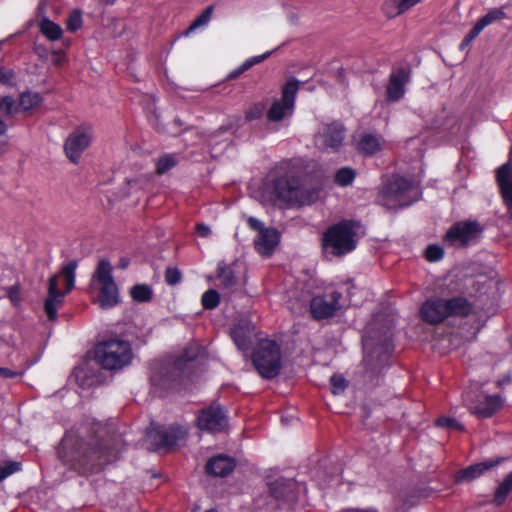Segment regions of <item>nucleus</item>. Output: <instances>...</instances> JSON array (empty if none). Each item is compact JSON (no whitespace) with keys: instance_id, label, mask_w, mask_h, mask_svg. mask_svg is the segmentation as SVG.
<instances>
[{"instance_id":"nucleus-18","label":"nucleus","mask_w":512,"mask_h":512,"mask_svg":"<svg viewBox=\"0 0 512 512\" xmlns=\"http://www.w3.org/2000/svg\"><path fill=\"white\" fill-rule=\"evenodd\" d=\"M199 429L209 432H220L227 425L226 412L219 405H211L201 410L197 417Z\"/></svg>"},{"instance_id":"nucleus-33","label":"nucleus","mask_w":512,"mask_h":512,"mask_svg":"<svg viewBox=\"0 0 512 512\" xmlns=\"http://www.w3.org/2000/svg\"><path fill=\"white\" fill-rule=\"evenodd\" d=\"M355 171L349 167L339 169L334 176V181L339 186H347L353 182Z\"/></svg>"},{"instance_id":"nucleus-38","label":"nucleus","mask_w":512,"mask_h":512,"mask_svg":"<svg viewBox=\"0 0 512 512\" xmlns=\"http://www.w3.org/2000/svg\"><path fill=\"white\" fill-rule=\"evenodd\" d=\"M219 294L216 290H208L202 296V305L206 309H214L219 304Z\"/></svg>"},{"instance_id":"nucleus-40","label":"nucleus","mask_w":512,"mask_h":512,"mask_svg":"<svg viewBox=\"0 0 512 512\" xmlns=\"http://www.w3.org/2000/svg\"><path fill=\"white\" fill-rule=\"evenodd\" d=\"M330 384L331 391L335 395L342 393L347 386L345 379L342 376L338 375H333L330 378Z\"/></svg>"},{"instance_id":"nucleus-13","label":"nucleus","mask_w":512,"mask_h":512,"mask_svg":"<svg viewBox=\"0 0 512 512\" xmlns=\"http://www.w3.org/2000/svg\"><path fill=\"white\" fill-rule=\"evenodd\" d=\"M482 229L477 222H458L447 231L444 241L450 246H467L474 243Z\"/></svg>"},{"instance_id":"nucleus-4","label":"nucleus","mask_w":512,"mask_h":512,"mask_svg":"<svg viewBox=\"0 0 512 512\" xmlns=\"http://www.w3.org/2000/svg\"><path fill=\"white\" fill-rule=\"evenodd\" d=\"M77 262L69 261L65 264L60 273L52 276L48 283V296L44 303L45 312L50 320H55L57 310L63 302L65 293L71 291L75 282V271Z\"/></svg>"},{"instance_id":"nucleus-39","label":"nucleus","mask_w":512,"mask_h":512,"mask_svg":"<svg viewBox=\"0 0 512 512\" xmlns=\"http://www.w3.org/2000/svg\"><path fill=\"white\" fill-rule=\"evenodd\" d=\"M436 425L452 430H463V425L460 422H458L455 418L447 416L439 417L436 421Z\"/></svg>"},{"instance_id":"nucleus-54","label":"nucleus","mask_w":512,"mask_h":512,"mask_svg":"<svg viewBox=\"0 0 512 512\" xmlns=\"http://www.w3.org/2000/svg\"><path fill=\"white\" fill-rule=\"evenodd\" d=\"M471 41L469 39H467L466 37H464V39L462 40L461 44H460V49H465L466 47H468L470 45Z\"/></svg>"},{"instance_id":"nucleus-36","label":"nucleus","mask_w":512,"mask_h":512,"mask_svg":"<svg viewBox=\"0 0 512 512\" xmlns=\"http://www.w3.org/2000/svg\"><path fill=\"white\" fill-rule=\"evenodd\" d=\"M213 13V7L208 6L189 26L187 30V34L191 33L192 31L196 30L197 28L201 26H205L208 24V22L211 19Z\"/></svg>"},{"instance_id":"nucleus-49","label":"nucleus","mask_w":512,"mask_h":512,"mask_svg":"<svg viewBox=\"0 0 512 512\" xmlns=\"http://www.w3.org/2000/svg\"><path fill=\"white\" fill-rule=\"evenodd\" d=\"M196 232L200 237H208L211 234V229L209 226L200 223L196 226Z\"/></svg>"},{"instance_id":"nucleus-12","label":"nucleus","mask_w":512,"mask_h":512,"mask_svg":"<svg viewBox=\"0 0 512 512\" xmlns=\"http://www.w3.org/2000/svg\"><path fill=\"white\" fill-rule=\"evenodd\" d=\"M93 136V130L88 125L79 126L71 132L64 143L67 158L77 164L82 153L90 146Z\"/></svg>"},{"instance_id":"nucleus-46","label":"nucleus","mask_w":512,"mask_h":512,"mask_svg":"<svg viewBox=\"0 0 512 512\" xmlns=\"http://www.w3.org/2000/svg\"><path fill=\"white\" fill-rule=\"evenodd\" d=\"M20 470V464L17 462H11L6 464L4 467L0 469V481L4 480L11 474Z\"/></svg>"},{"instance_id":"nucleus-15","label":"nucleus","mask_w":512,"mask_h":512,"mask_svg":"<svg viewBox=\"0 0 512 512\" xmlns=\"http://www.w3.org/2000/svg\"><path fill=\"white\" fill-rule=\"evenodd\" d=\"M345 139V129L341 123L324 125L315 135L314 142L321 151H337Z\"/></svg>"},{"instance_id":"nucleus-34","label":"nucleus","mask_w":512,"mask_h":512,"mask_svg":"<svg viewBox=\"0 0 512 512\" xmlns=\"http://www.w3.org/2000/svg\"><path fill=\"white\" fill-rule=\"evenodd\" d=\"M505 17V13L502 9H493L490 10L487 14L481 17L476 23L483 30L488 25L494 23L497 20H501Z\"/></svg>"},{"instance_id":"nucleus-51","label":"nucleus","mask_w":512,"mask_h":512,"mask_svg":"<svg viewBox=\"0 0 512 512\" xmlns=\"http://www.w3.org/2000/svg\"><path fill=\"white\" fill-rule=\"evenodd\" d=\"M9 298L12 302H18L19 301V293L16 289L11 288L9 291Z\"/></svg>"},{"instance_id":"nucleus-58","label":"nucleus","mask_w":512,"mask_h":512,"mask_svg":"<svg viewBox=\"0 0 512 512\" xmlns=\"http://www.w3.org/2000/svg\"><path fill=\"white\" fill-rule=\"evenodd\" d=\"M509 160H510V162H512V145H511V149H510V153H509Z\"/></svg>"},{"instance_id":"nucleus-53","label":"nucleus","mask_w":512,"mask_h":512,"mask_svg":"<svg viewBox=\"0 0 512 512\" xmlns=\"http://www.w3.org/2000/svg\"><path fill=\"white\" fill-rule=\"evenodd\" d=\"M7 131V124L0 118V136L4 135Z\"/></svg>"},{"instance_id":"nucleus-5","label":"nucleus","mask_w":512,"mask_h":512,"mask_svg":"<svg viewBox=\"0 0 512 512\" xmlns=\"http://www.w3.org/2000/svg\"><path fill=\"white\" fill-rule=\"evenodd\" d=\"M470 311V303L462 297H455L449 300L433 298L423 303L420 309V316L429 324H438L450 316L468 315Z\"/></svg>"},{"instance_id":"nucleus-32","label":"nucleus","mask_w":512,"mask_h":512,"mask_svg":"<svg viewBox=\"0 0 512 512\" xmlns=\"http://www.w3.org/2000/svg\"><path fill=\"white\" fill-rule=\"evenodd\" d=\"M131 296L137 302H147L152 297V290L148 285L138 284L132 287Z\"/></svg>"},{"instance_id":"nucleus-1","label":"nucleus","mask_w":512,"mask_h":512,"mask_svg":"<svg viewBox=\"0 0 512 512\" xmlns=\"http://www.w3.org/2000/svg\"><path fill=\"white\" fill-rule=\"evenodd\" d=\"M61 446L62 449H71V455L68 456L62 455V451H59L63 461L82 472L100 469L117 458V451L114 448L101 445L98 439L74 441L71 436H66Z\"/></svg>"},{"instance_id":"nucleus-48","label":"nucleus","mask_w":512,"mask_h":512,"mask_svg":"<svg viewBox=\"0 0 512 512\" xmlns=\"http://www.w3.org/2000/svg\"><path fill=\"white\" fill-rule=\"evenodd\" d=\"M21 374V372L14 371L10 368L0 367V377L3 379L14 378Z\"/></svg>"},{"instance_id":"nucleus-30","label":"nucleus","mask_w":512,"mask_h":512,"mask_svg":"<svg viewBox=\"0 0 512 512\" xmlns=\"http://www.w3.org/2000/svg\"><path fill=\"white\" fill-rule=\"evenodd\" d=\"M512 491V471L503 479L495 491L494 502L500 505L506 496Z\"/></svg>"},{"instance_id":"nucleus-19","label":"nucleus","mask_w":512,"mask_h":512,"mask_svg":"<svg viewBox=\"0 0 512 512\" xmlns=\"http://www.w3.org/2000/svg\"><path fill=\"white\" fill-rule=\"evenodd\" d=\"M186 431L179 426H172L168 429L155 427L148 431L147 436L151 441L153 449L172 447L186 437Z\"/></svg>"},{"instance_id":"nucleus-45","label":"nucleus","mask_w":512,"mask_h":512,"mask_svg":"<svg viewBox=\"0 0 512 512\" xmlns=\"http://www.w3.org/2000/svg\"><path fill=\"white\" fill-rule=\"evenodd\" d=\"M165 280L169 285H176L181 280V273L177 268H168L165 272Z\"/></svg>"},{"instance_id":"nucleus-23","label":"nucleus","mask_w":512,"mask_h":512,"mask_svg":"<svg viewBox=\"0 0 512 512\" xmlns=\"http://www.w3.org/2000/svg\"><path fill=\"white\" fill-rule=\"evenodd\" d=\"M502 458L497 459H489L474 465H470L469 467L459 471L456 475L457 482H470L481 475H483L488 470L494 468L498 464H500Z\"/></svg>"},{"instance_id":"nucleus-41","label":"nucleus","mask_w":512,"mask_h":512,"mask_svg":"<svg viewBox=\"0 0 512 512\" xmlns=\"http://www.w3.org/2000/svg\"><path fill=\"white\" fill-rule=\"evenodd\" d=\"M0 83L7 86L15 84V72L6 67H0Z\"/></svg>"},{"instance_id":"nucleus-59","label":"nucleus","mask_w":512,"mask_h":512,"mask_svg":"<svg viewBox=\"0 0 512 512\" xmlns=\"http://www.w3.org/2000/svg\"><path fill=\"white\" fill-rule=\"evenodd\" d=\"M206 512H216L215 510H209V511H206Z\"/></svg>"},{"instance_id":"nucleus-25","label":"nucleus","mask_w":512,"mask_h":512,"mask_svg":"<svg viewBox=\"0 0 512 512\" xmlns=\"http://www.w3.org/2000/svg\"><path fill=\"white\" fill-rule=\"evenodd\" d=\"M422 0H387L383 11L389 18H394L420 3Z\"/></svg>"},{"instance_id":"nucleus-57","label":"nucleus","mask_w":512,"mask_h":512,"mask_svg":"<svg viewBox=\"0 0 512 512\" xmlns=\"http://www.w3.org/2000/svg\"><path fill=\"white\" fill-rule=\"evenodd\" d=\"M43 7H44V1H41L39 4V7H38L39 14L43 13V9H44Z\"/></svg>"},{"instance_id":"nucleus-42","label":"nucleus","mask_w":512,"mask_h":512,"mask_svg":"<svg viewBox=\"0 0 512 512\" xmlns=\"http://www.w3.org/2000/svg\"><path fill=\"white\" fill-rule=\"evenodd\" d=\"M82 25V16L80 11H73L70 13L68 19H67V28L70 31H76L78 30Z\"/></svg>"},{"instance_id":"nucleus-3","label":"nucleus","mask_w":512,"mask_h":512,"mask_svg":"<svg viewBox=\"0 0 512 512\" xmlns=\"http://www.w3.org/2000/svg\"><path fill=\"white\" fill-rule=\"evenodd\" d=\"M200 352L201 348L197 345H193L187 348L184 354L173 364L163 362L153 363L150 375L151 385L156 390L172 387L187 368V364L197 358Z\"/></svg>"},{"instance_id":"nucleus-35","label":"nucleus","mask_w":512,"mask_h":512,"mask_svg":"<svg viewBox=\"0 0 512 512\" xmlns=\"http://www.w3.org/2000/svg\"><path fill=\"white\" fill-rule=\"evenodd\" d=\"M218 279L220 281V285L225 288H230L236 285L234 274L228 267H218Z\"/></svg>"},{"instance_id":"nucleus-28","label":"nucleus","mask_w":512,"mask_h":512,"mask_svg":"<svg viewBox=\"0 0 512 512\" xmlns=\"http://www.w3.org/2000/svg\"><path fill=\"white\" fill-rule=\"evenodd\" d=\"M359 150L367 155H372L381 149L380 139L372 134H365L359 141Z\"/></svg>"},{"instance_id":"nucleus-11","label":"nucleus","mask_w":512,"mask_h":512,"mask_svg":"<svg viewBox=\"0 0 512 512\" xmlns=\"http://www.w3.org/2000/svg\"><path fill=\"white\" fill-rule=\"evenodd\" d=\"M463 401L469 411L478 418H489L503 405L499 395H488L479 392L475 395L471 391L463 394Z\"/></svg>"},{"instance_id":"nucleus-56","label":"nucleus","mask_w":512,"mask_h":512,"mask_svg":"<svg viewBox=\"0 0 512 512\" xmlns=\"http://www.w3.org/2000/svg\"><path fill=\"white\" fill-rule=\"evenodd\" d=\"M239 71V68H237L236 70H234L233 72L230 73L229 77L230 78H235L237 77L238 75H240L241 73H238Z\"/></svg>"},{"instance_id":"nucleus-16","label":"nucleus","mask_w":512,"mask_h":512,"mask_svg":"<svg viewBox=\"0 0 512 512\" xmlns=\"http://www.w3.org/2000/svg\"><path fill=\"white\" fill-rule=\"evenodd\" d=\"M298 90V81L287 82L282 91V98L275 101L268 111V118L271 121H280L291 115L294 108L295 96Z\"/></svg>"},{"instance_id":"nucleus-17","label":"nucleus","mask_w":512,"mask_h":512,"mask_svg":"<svg viewBox=\"0 0 512 512\" xmlns=\"http://www.w3.org/2000/svg\"><path fill=\"white\" fill-rule=\"evenodd\" d=\"M341 293L332 291L324 295L315 296L310 302V311L315 319L330 318L340 309Z\"/></svg>"},{"instance_id":"nucleus-6","label":"nucleus","mask_w":512,"mask_h":512,"mask_svg":"<svg viewBox=\"0 0 512 512\" xmlns=\"http://www.w3.org/2000/svg\"><path fill=\"white\" fill-rule=\"evenodd\" d=\"M91 291L96 294V302L102 309H109L119 302V290L112 275L109 261L101 260L92 276Z\"/></svg>"},{"instance_id":"nucleus-7","label":"nucleus","mask_w":512,"mask_h":512,"mask_svg":"<svg viewBox=\"0 0 512 512\" xmlns=\"http://www.w3.org/2000/svg\"><path fill=\"white\" fill-rule=\"evenodd\" d=\"M94 356L96 362L104 369L116 370L131 362L133 352L128 341L114 338L98 343Z\"/></svg>"},{"instance_id":"nucleus-26","label":"nucleus","mask_w":512,"mask_h":512,"mask_svg":"<svg viewBox=\"0 0 512 512\" xmlns=\"http://www.w3.org/2000/svg\"><path fill=\"white\" fill-rule=\"evenodd\" d=\"M38 27L40 32L50 41H57L63 35L62 28L44 15L41 17Z\"/></svg>"},{"instance_id":"nucleus-24","label":"nucleus","mask_w":512,"mask_h":512,"mask_svg":"<svg viewBox=\"0 0 512 512\" xmlns=\"http://www.w3.org/2000/svg\"><path fill=\"white\" fill-rule=\"evenodd\" d=\"M235 468V462L231 457L218 455L211 458L206 464V472L214 476L224 477Z\"/></svg>"},{"instance_id":"nucleus-14","label":"nucleus","mask_w":512,"mask_h":512,"mask_svg":"<svg viewBox=\"0 0 512 512\" xmlns=\"http://www.w3.org/2000/svg\"><path fill=\"white\" fill-rule=\"evenodd\" d=\"M248 224L251 229L258 231L254 240L257 252L263 256H270L279 244V232L274 228H265L262 222L254 217L248 218Z\"/></svg>"},{"instance_id":"nucleus-43","label":"nucleus","mask_w":512,"mask_h":512,"mask_svg":"<svg viewBox=\"0 0 512 512\" xmlns=\"http://www.w3.org/2000/svg\"><path fill=\"white\" fill-rule=\"evenodd\" d=\"M443 254V249L438 245H429L425 252L427 260L431 262L440 260Z\"/></svg>"},{"instance_id":"nucleus-50","label":"nucleus","mask_w":512,"mask_h":512,"mask_svg":"<svg viewBox=\"0 0 512 512\" xmlns=\"http://www.w3.org/2000/svg\"><path fill=\"white\" fill-rule=\"evenodd\" d=\"M481 27L476 23L472 30L465 36L471 42L481 33Z\"/></svg>"},{"instance_id":"nucleus-29","label":"nucleus","mask_w":512,"mask_h":512,"mask_svg":"<svg viewBox=\"0 0 512 512\" xmlns=\"http://www.w3.org/2000/svg\"><path fill=\"white\" fill-rule=\"evenodd\" d=\"M292 483L286 480H277L270 484V493L276 499H286L290 497Z\"/></svg>"},{"instance_id":"nucleus-44","label":"nucleus","mask_w":512,"mask_h":512,"mask_svg":"<svg viewBox=\"0 0 512 512\" xmlns=\"http://www.w3.org/2000/svg\"><path fill=\"white\" fill-rule=\"evenodd\" d=\"M270 55V52L247 59L240 67L238 73H243L253 65L260 63Z\"/></svg>"},{"instance_id":"nucleus-21","label":"nucleus","mask_w":512,"mask_h":512,"mask_svg":"<svg viewBox=\"0 0 512 512\" xmlns=\"http://www.w3.org/2000/svg\"><path fill=\"white\" fill-rule=\"evenodd\" d=\"M409 76L404 69H399L389 77V83L386 88V97L388 101L395 102L400 100L405 94V84Z\"/></svg>"},{"instance_id":"nucleus-52","label":"nucleus","mask_w":512,"mask_h":512,"mask_svg":"<svg viewBox=\"0 0 512 512\" xmlns=\"http://www.w3.org/2000/svg\"><path fill=\"white\" fill-rule=\"evenodd\" d=\"M341 512H377L375 509H355V508H351V509H345Z\"/></svg>"},{"instance_id":"nucleus-20","label":"nucleus","mask_w":512,"mask_h":512,"mask_svg":"<svg viewBox=\"0 0 512 512\" xmlns=\"http://www.w3.org/2000/svg\"><path fill=\"white\" fill-rule=\"evenodd\" d=\"M496 181L508 214L512 218V165L510 162L497 169Z\"/></svg>"},{"instance_id":"nucleus-9","label":"nucleus","mask_w":512,"mask_h":512,"mask_svg":"<svg viewBox=\"0 0 512 512\" xmlns=\"http://www.w3.org/2000/svg\"><path fill=\"white\" fill-rule=\"evenodd\" d=\"M253 364L258 373L267 379L276 377L282 366L279 345L271 339H262L254 349Z\"/></svg>"},{"instance_id":"nucleus-37","label":"nucleus","mask_w":512,"mask_h":512,"mask_svg":"<svg viewBox=\"0 0 512 512\" xmlns=\"http://www.w3.org/2000/svg\"><path fill=\"white\" fill-rule=\"evenodd\" d=\"M177 161L173 155H164L156 162V172L159 175L166 173L176 165Z\"/></svg>"},{"instance_id":"nucleus-31","label":"nucleus","mask_w":512,"mask_h":512,"mask_svg":"<svg viewBox=\"0 0 512 512\" xmlns=\"http://www.w3.org/2000/svg\"><path fill=\"white\" fill-rule=\"evenodd\" d=\"M19 111L18 103L11 96H4L0 99V113L4 117H12Z\"/></svg>"},{"instance_id":"nucleus-55","label":"nucleus","mask_w":512,"mask_h":512,"mask_svg":"<svg viewBox=\"0 0 512 512\" xmlns=\"http://www.w3.org/2000/svg\"><path fill=\"white\" fill-rule=\"evenodd\" d=\"M258 115H259V113H258V112H256V113H255V112H253V111H249V112L247 113V118H248L249 120H252V119L257 118V117H258Z\"/></svg>"},{"instance_id":"nucleus-8","label":"nucleus","mask_w":512,"mask_h":512,"mask_svg":"<svg viewBox=\"0 0 512 512\" xmlns=\"http://www.w3.org/2000/svg\"><path fill=\"white\" fill-rule=\"evenodd\" d=\"M419 197L417 186L402 177L390 180L379 193V202L387 209L407 207Z\"/></svg>"},{"instance_id":"nucleus-22","label":"nucleus","mask_w":512,"mask_h":512,"mask_svg":"<svg viewBox=\"0 0 512 512\" xmlns=\"http://www.w3.org/2000/svg\"><path fill=\"white\" fill-rule=\"evenodd\" d=\"M254 331L253 324L248 320L241 321L233 327L231 337L239 350L243 352L249 350Z\"/></svg>"},{"instance_id":"nucleus-2","label":"nucleus","mask_w":512,"mask_h":512,"mask_svg":"<svg viewBox=\"0 0 512 512\" xmlns=\"http://www.w3.org/2000/svg\"><path fill=\"white\" fill-rule=\"evenodd\" d=\"M360 238V225L342 220L330 226L322 236V249L326 257H342L355 250Z\"/></svg>"},{"instance_id":"nucleus-47","label":"nucleus","mask_w":512,"mask_h":512,"mask_svg":"<svg viewBox=\"0 0 512 512\" xmlns=\"http://www.w3.org/2000/svg\"><path fill=\"white\" fill-rule=\"evenodd\" d=\"M66 61L65 53L62 50L53 51L52 62L56 66H60Z\"/></svg>"},{"instance_id":"nucleus-10","label":"nucleus","mask_w":512,"mask_h":512,"mask_svg":"<svg viewBox=\"0 0 512 512\" xmlns=\"http://www.w3.org/2000/svg\"><path fill=\"white\" fill-rule=\"evenodd\" d=\"M275 193L289 205H309L319 198L318 189H306L298 178L282 177L275 182Z\"/></svg>"},{"instance_id":"nucleus-27","label":"nucleus","mask_w":512,"mask_h":512,"mask_svg":"<svg viewBox=\"0 0 512 512\" xmlns=\"http://www.w3.org/2000/svg\"><path fill=\"white\" fill-rule=\"evenodd\" d=\"M42 103V97L37 92L27 91L20 95L18 107L19 110L27 112L37 108Z\"/></svg>"}]
</instances>
